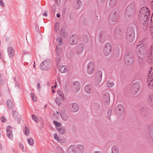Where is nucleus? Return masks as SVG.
Returning <instances> with one entry per match:
<instances>
[{"instance_id": "22", "label": "nucleus", "mask_w": 153, "mask_h": 153, "mask_svg": "<svg viewBox=\"0 0 153 153\" xmlns=\"http://www.w3.org/2000/svg\"><path fill=\"white\" fill-rule=\"evenodd\" d=\"M119 149L117 146H112L111 148V153H119Z\"/></svg>"}, {"instance_id": "35", "label": "nucleus", "mask_w": 153, "mask_h": 153, "mask_svg": "<svg viewBox=\"0 0 153 153\" xmlns=\"http://www.w3.org/2000/svg\"><path fill=\"white\" fill-rule=\"evenodd\" d=\"M148 81H149L148 84V86L153 87V79H150L149 78L148 79Z\"/></svg>"}, {"instance_id": "3", "label": "nucleus", "mask_w": 153, "mask_h": 153, "mask_svg": "<svg viewBox=\"0 0 153 153\" xmlns=\"http://www.w3.org/2000/svg\"><path fill=\"white\" fill-rule=\"evenodd\" d=\"M111 45L110 43L107 42L105 43L103 48L104 55L106 56H108L111 53Z\"/></svg>"}, {"instance_id": "14", "label": "nucleus", "mask_w": 153, "mask_h": 153, "mask_svg": "<svg viewBox=\"0 0 153 153\" xmlns=\"http://www.w3.org/2000/svg\"><path fill=\"white\" fill-rule=\"evenodd\" d=\"M84 90L86 93L91 94L93 91V86L90 85H87L85 87Z\"/></svg>"}, {"instance_id": "12", "label": "nucleus", "mask_w": 153, "mask_h": 153, "mask_svg": "<svg viewBox=\"0 0 153 153\" xmlns=\"http://www.w3.org/2000/svg\"><path fill=\"white\" fill-rule=\"evenodd\" d=\"M76 153H83L84 151V146L81 145H78L76 146H74Z\"/></svg>"}, {"instance_id": "56", "label": "nucleus", "mask_w": 153, "mask_h": 153, "mask_svg": "<svg viewBox=\"0 0 153 153\" xmlns=\"http://www.w3.org/2000/svg\"><path fill=\"white\" fill-rule=\"evenodd\" d=\"M94 153H102L100 151H97L95 152Z\"/></svg>"}, {"instance_id": "4", "label": "nucleus", "mask_w": 153, "mask_h": 153, "mask_svg": "<svg viewBox=\"0 0 153 153\" xmlns=\"http://www.w3.org/2000/svg\"><path fill=\"white\" fill-rule=\"evenodd\" d=\"M102 72L100 70L98 71L95 74V83L96 85L99 84L101 82L102 77Z\"/></svg>"}, {"instance_id": "39", "label": "nucleus", "mask_w": 153, "mask_h": 153, "mask_svg": "<svg viewBox=\"0 0 153 153\" xmlns=\"http://www.w3.org/2000/svg\"><path fill=\"white\" fill-rule=\"evenodd\" d=\"M59 24L58 22H56L54 25V27L56 30L57 32L59 29Z\"/></svg>"}, {"instance_id": "42", "label": "nucleus", "mask_w": 153, "mask_h": 153, "mask_svg": "<svg viewBox=\"0 0 153 153\" xmlns=\"http://www.w3.org/2000/svg\"><path fill=\"white\" fill-rule=\"evenodd\" d=\"M18 113L16 111H13L12 114L14 118H16L17 117L18 115Z\"/></svg>"}, {"instance_id": "36", "label": "nucleus", "mask_w": 153, "mask_h": 153, "mask_svg": "<svg viewBox=\"0 0 153 153\" xmlns=\"http://www.w3.org/2000/svg\"><path fill=\"white\" fill-rule=\"evenodd\" d=\"M32 118L33 120L36 123H38L39 122V120L37 119L36 116L34 114L32 115Z\"/></svg>"}, {"instance_id": "16", "label": "nucleus", "mask_w": 153, "mask_h": 153, "mask_svg": "<svg viewBox=\"0 0 153 153\" xmlns=\"http://www.w3.org/2000/svg\"><path fill=\"white\" fill-rule=\"evenodd\" d=\"M82 5V2L79 0H77L74 1L73 6L75 9H79Z\"/></svg>"}, {"instance_id": "26", "label": "nucleus", "mask_w": 153, "mask_h": 153, "mask_svg": "<svg viewBox=\"0 0 153 153\" xmlns=\"http://www.w3.org/2000/svg\"><path fill=\"white\" fill-rule=\"evenodd\" d=\"M57 130L58 132L62 134H63L65 132V129L63 127L57 128Z\"/></svg>"}, {"instance_id": "44", "label": "nucleus", "mask_w": 153, "mask_h": 153, "mask_svg": "<svg viewBox=\"0 0 153 153\" xmlns=\"http://www.w3.org/2000/svg\"><path fill=\"white\" fill-rule=\"evenodd\" d=\"M133 62V59H131L130 61L128 62V61H127V60H126L125 61V63L127 65H130L131 64H132Z\"/></svg>"}, {"instance_id": "31", "label": "nucleus", "mask_w": 153, "mask_h": 153, "mask_svg": "<svg viewBox=\"0 0 153 153\" xmlns=\"http://www.w3.org/2000/svg\"><path fill=\"white\" fill-rule=\"evenodd\" d=\"M24 133L27 136L30 133V130L29 128L27 127H25L23 129Z\"/></svg>"}, {"instance_id": "38", "label": "nucleus", "mask_w": 153, "mask_h": 153, "mask_svg": "<svg viewBox=\"0 0 153 153\" xmlns=\"http://www.w3.org/2000/svg\"><path fill=\"white\" fill-rule=\"evenodd\" d=\"M31 97L34 102H36L37 101V98L35 95L32 93L30 94Z\"/></svg>"}, {"instance_id": "37", "label": "nucleus", "mask_w": 153, "mask_h": 153, "mask_svg": "<svg viewBox=\"0 0 153 153\" xmlns=\"http://www.w3.org/2000/svg\"><path fill=\"white\" fill-rule=\"evenodd\" d=\"M140 111L142 112H147L148 111V109L146 106H143L140 109Z\"/></svg>"}, {"instance_id": "55", "label": "nucleus", "mask_w": 153, "mask_h": 153, "mask_svg": "<svg viewBox=\"0 0 153 153\" xmlns=\"http://www.w3.org/2000/svg\"><path fill=\"white\" fill-rule=\"evenodd\" d=\"M52 10H53L52 11H53V13H55V12L56 9H55V8L54 7H53V8Z\"/></svg>"}, {"instance_id": "17", "label": "nucleus", "mask_w": 153, "mask_h": 153, "mask_svg": "<svg viewBox=\"0 0 153 153\" xmlns=\"http://www.w3.org/2000/svg\"><path fill=\"white\" fill-rule=\"evenodd\" d=\"M84 49V45L82 43L79 44L77 46V53L79 54L82 53Z\"/></svg>"}, {"instance_id": "61", "label": "nucleus", "mask_w": 153, "mask_h": 153, "mask_svg": "<svg viewBox=\"0 0 153 153\" xmlns=\"http://www.w3.org/2000/svg\"><path fill=\"white\" fill-rule=\"evenodd\" d=\"M33 63H34V64H35V62L34 61L33 62Z\"/></svg>"}, {"instance_id": "57", "label": "nucleus", "mask_w": 153, "mask_h": 153, "mask_svg": "<svg viewBox=\"0 0 153 153\" xmlns=\"http://www.w3.org/2000/svg\"><path fill=\"white\" fill-rule=\"evenodd\" d=\"M52 93H54L55 92V91L54 90H52Z\"/></svg>"}, {"instance_id": "45", "label": "nucleus", "mask_w": 153, "mask_h": 153, "mask_svg": "<svg viewBox=\"0 0 153 153\" xmlns=\"http://www.w3.org/2000/svg\"><path fill=\"white\" fill-rule=\"evenodd\" d=\"M1 120L3 123H4L7 121L6 118L4 116H2L1 117Z\"/></svg>"}, {"instance_id": "2", "label": "nucleus", "mask_w": 153, "mask_h": 153, "mask_svg": "<svg viewBox=\"0 0 153 153\" xmlns=\"http://www.w3.org/2000/svg\"><path fill=\"white\" fill-rule=\"evenodd\" d=\"M51 67V63L49 61L47 60L43 61L40 65V68L43 71L49 70Z\"/></svg>"}, {"instance_id": "28", "label": "nucleus", "mask_w": 153, "mask_h": 153, "mask_svg": "<svg viewBox=\"0 0 153 153\" xmlns=\"http://www.w3.org/2000/svg\"><path fill=\"white\" fill-rule=\"evenodd\" d=\"M58 95L60 97V100H64V94L61 91H59L57 93Z\"/></svg>"}, {"instance_id": "27", "label": "nucleus", "mask_w": 153, "mask_h": 153, "mask_svg": "<svg viewBox=\"0 0 153 153\" xmlns=\"http://www.w3.org/2000/svg\"><path fill=\"white\" fill-rule=\"evenodd\" d=\"M56 41L58 45L59 46H61L63 44L62 39L60 37H59L57 38Z\"/></svg>"}, {"instance_id": "34", "label": "nucleus", "mask_w": 153, "mask_h": 153, "mask_svg": "<svg viewBox=\"0 0 153 153\" xmlns=\"http://www.w3.org/2000/svg\"><path fill=\"white\" fill-rule=\"evenodd\" d=\"M61 117L63 120L66 121L68 119V116L67 114H63L61 115Z\"/></svg>"}, {"instance_id": "52", "label": "nucleus", "mask_w": 153, "mask_h": 153, "mask_svg": "<svg viewBox=\"0 0 153 153\" xmlns=\"http://www.w3.org/2000/svg\"><path fill=\"white\" fill-rule=\"evenodd\" d=\"M56 1L58 5L60 4V0H56Z\"/></svg>"}, {"instance_id": "54", "label": "nucleus", "mask_w": 153, "mask_h": 153, "mask_svg": "<svg viewBox=\"0 0 153 153\" xmlns=\"http://www.w3.org/2000/svg\"><path fill=\"white\" fill-rule=\"evenodd\" d=\"M56 16L57 18H59L60 16V15L59 13H57L56 14Z\"/></svg>"}, {"instance_id": "48", "label": "nucleus", "mask_w": 153, "mask_h": 153, "mask_svg": "<svg viewBox=\"0 0 153 153\" xmlns=\"http://www.w3.org/2000/svg\"><path fill=\"white\" fill-rule=\"evenodd\" d=\"M0 5L1 6L4 7L5 5L2 0H0Z\"/></svg>"}, {"instance_id": "9", "label": "nucleus", "mask_w": 153, "mask_h": 153, "mask_svg": "<svg viewBox=\"0 0 153 153\" xmlns=\"http://www.w3.org/2000/svg\"><path fill=\"white\" fill-rule=\"evenodd\" d=\"M116 110L118 111L119 116H121L124 111V108L123 105L121 104H119L116 108Z\"/></svg>"}, {"instance_id": "58", "label": "nucleus", "mask_w": 153, "mask_h": 153, "mask_svg": "<svg viewBox=\"0 0 153 153\" xmlns=\"http://www.w3.org/2000/svg\"><path fill=\"white\" fill-rule=\"evenodd\" d=\"M1 53L0 52V59L1 58Z\"/></svg>"}, {"instance_id": "8", "label": "nucleus", "mask_w": 153, "mask_h": 153, "mask_svg": "<svg viewBox=\"0 0 153 153\" xmlns=\"http://www.w3.org/2000/svg\"><path fill=\"white\" fill-rule=\"evenodd\" d=\"M80 89V83L77 81L74 82L72 85V89L73 92L76 93Z\"/></svg>"}, {"instance_id": "30", "label": "nucleus", "mask_w": 153, "mask_h": 153, "mask_svg": "<svg viewBox=\"0 0 153 153\" xmlns=\"http://www.w3.org/2000/svg\"><path fill=\"white\" fill-rule=\"evenodd\" d=\"M116 0H110L109 1V5L111 7L114 6L116 4Z\"/></svg>"}, {"instance_id": "5", "label": "nucleus", "mask_w": 153, "mask_h": 153, "mask_svg": "<svg viewBox=\"0 0 153 153\" xmlns=\"http://www.w3.org/2000/svg\"><path fill=\"white\" fill-rule=\"evenodd\" d=\"M95 69V65L94 62H90L87 65V71L88 73L89 74H92Z\"/></svg>"}, {"instance_id": "15", "label": "nucleus", "mask_w": 153, "mask_h": 153, "mask_svg": "<svg viewBox=\"0 0 153 153\" xmlns=\"http://www.w3.org/2000/svg\"><path fill=\"white\" fill-rule=\"evenodd\" d=\"M146 129L148 134L149 135V137L153 139V127L151 126H147Z\"/></svg>"}, {"instance_id": "7", "label": "nucleus", "mask_w": 153, "mask_h": 153, "mask_svg": "<svg viewBox=\"0 0 153 153\" xmlns=\"http://www.w3.org/2000/svg\"><path fill=\"white\" fill-rule=\"evenodd\" d=\"M69 109L71 112H76L79 110V107L77 104L75 103H71L69 105Z\"/></svg>"}, {"instance_id": "62", "label": "nucleus", "mask_w": 153, "mask_h": 153, "mask_svg": "<svg viewBox=\"0 0 153 153\" xmlns=\"http://www.w3.org/2000/svg\"><path fill=\"white\" fill-rule=\"evenodd\" d=\"M144 40V39H143V40L142 41V42H143Z\"/></svg>"}, {"instance_id": "1", "label": "nucleus", "mask_w": 153, "mask_h": 153, "mask_svg": "<svg viewBox=\"0 0 153 153\" xmlns=\"http://www.w3.org/2000/svg\"><path fill=\"white\" fill-rule=\"evenodd\" d=\"M126 35L128 40L131 42H132L134 38V31L133 27H128L127 29Z\"/></svg>"}, {"instance_id": "49", "label": "nucleus", "mask_w": 153, "mask_h": 153, "mask_svg": "<svg viewBox=\"0 0 153 153\" xmlns=\"http://www.w3.org/2000/svg\"><path fill=\"white\" fill-rule=\"evenodd\" d=\"M1 74H0V84H2L3 82V80L1 79Z\"/></svg>"}, {"instance_id": "23", "label": "nucleus", "mask_w": 153, "mask_h": 153, "mask_svg": "<svg viewBox=\"0 0 153 153\" xmlns=\"http://www.w3.org/2000/svg\"><path fill=\"white\" fill-rule=\"evenodd\" d=\"M59 71L61 73H64L67 72L68 70L66 66L64 65H61L59 67Z\"/></svg>"}, {"instance_id": "11", "label": "nucleus", "mask_w": 153, "mask_h": 153, "mask_svg": "<svg viewBox=\"0 0 153 153\" xmlns=\"http://www.w3.org/2000/svg\"><path fill=\"white\" fill-rule=\"evenodd\" d=\"M103 101L106 104H108L110 102V97L109 94L108 93H105L102 97Z\"/></svg>"}, {"instance_id": "53", "label": "nucleus", "mask_w": 153, "mask_h": 153, "mask_svg": "<svg viewBox=\"0 0 153 153\" xmlns=\"http://www.w3.org/2000/svg\"><path fill=\"white\" fill-rule=\"evenodd\" d=\"M43 16H47V14L46 13V12H44L43 13Z\"/></svg>"}, {"instance_id": "10", "label": "nucleus", "mask_w": 153, "mask_h": 153, "mask_svg": "<svg viewBox=\"0 0 153 153\" xmlns=\"http://www.w3.org/2000/svg\"><path fill=\"white\" fill-rule=\"evenodd\" d=\"M6 131L7 136L10 139L12 140L13 138V137L11 130V127L10 126H7Z\"/></svg>"}, {"instance_id": "40", "label": "nucleus", "mask_w": 153, "mask_h": 153, "mask_svg": "<svg viewBox=\"0 0 153 153\" xmlns=\"http://www.w3.org/2000/svg\"><path fill=\"white\" fill-rule=\"evenodd\" d=\"M114 84L112 82H110L109 81L107 82V85L108 87L111 88L114 86Z\"/></svg>"}, {"instance_id": "63", "label": "nucleus", "mask_w": 153, "mask_h": 153, "mask_svg": "<svg viewBox=\"0 0 153 153\" xmlns=\"http://www.w3.org/2000/svg\"><path fill=\"white\" fill-rule=\"evenodd\" d=\"M53 88V86H52V88Z\"/></svg>"}, {"instance_id": "32", "label": "nucleus", "mask_w": 153, "mask_h": 153, "mask_svg": "<svg viewBox=\"0 0 153 153\" xmlns=\"http://www.w3.org/2000/svg\"><path fill=\"white\" fill-rule=\"evenodd\" d=\"M63 100H60V98H59L58 97H57L55 100V102L56 104L58 105H60L61 104V101Z\"/></svg>"}, {"instance_id": "20", "label": "nucleus", "mask_w": 153, "mask_h": 153, "mask_svg": "<svg viewBox=\"0 0 153 153\" xmlns=\"http://www.w3.org/2000/svg\"><path fill=\"white\" fill-rule=\"evenodd\" d=\"M140 87L138 84H134L133 85L132 90L135 91V93H137L139 91Z\"/></svg>"}, {"instance_id": "33", "label": "nucleus", "mask_w": 153, "mask_h": 153, "mask_svg": "<svg viewBox=\"0 0 153 153\" xmlns=\"http://www.w3.org/2000/svg\"><path fill=\"white\" fill-rule=\"evenodd\" d=\"M54 139L57 141L59 143H62V140L61 139H59L58 138V135L56 134L55 133L54 134Z\"/></svg>"}, {"instance_id": "25", "label": "nucleus", "mask_w": 153, "mask_h": 153, "mask_svg": "<svg viewBox=\"0 0 153 153\" xmlns=\"http://www.w3.org/2000/svg\"><path fill=\"white\" fill-rule=\"evenodd\" d=\"M60 35L62 36L64 38L66 37L67 36V33L64 29H61Z\"/></svg>"}, {"instance_id": "19", "label": "nucleus", "mask_w": 153, "mask_h": 153, "mask_svg": "<svg viewBox=\"0 0 153 153\" xmlns=\"http://www.w3.org/2000/svg\"><path fill=\"white\" fill-rule=\"evenodd\" d=\"M8 53L10 57H13L14 55V50L12 47H9L8 48Z\"/></svg>"}, {"instance_id": "13", "label": "nucleus", "mask_w": 153, "mask_h": 153, "mask_svg": "<svg viewBox=\"0 0 153 153\" xmlns=\"http://www.w3.org/2000/svg\"><path fill=\"white\" fill-rule=\"evenodd\" d=\"M118 16L117 13L112 12L110 14V18L112 22H116L118 19Z\"/></svg>"}, {"instance_id": "18", "label": "nucleus", "mask_w": 153, "mask_h": 153, "mask_svg": "<svg viewBox=\"0 0 153 153\" xmlns=\"http://www.w3.org/2000/svg\"><path fill=\"white\" fill-rule=\"evenodd\" d=\"M147 12H149V10H148L147 8L146 9V8L143 7L141 8L139 12L140 14H142L145 17L147 16Z\"/></svg>"}, {"instance_id": "59", "label": "nucleus", "mask_w": 153, "mask_h": 153, "mask_svg": "<svg viewBox=\"0 0 153 153\" xmlns=\"http://www.w3.org/2000/svg\"><path fill=\"white\" fill-rule=\"evenodd\" d=\"M35 64H34V65H33V67L34 68H35Z\"/></svg>"}, {"instance_id": "46", "label": "nucleus", "mask_w": 153, "mask_h": 153, "mask_svg": "<svg viewBox=\"0 0 153 153\" xmlns=\"http://www.w3.org/2000/svg\"><path fill=\"white\" fill-rule=\"evenodd\" d=\"M19 147L22 149L23 150L24 149V147L23 144L21 143H19Z\"/></svg>"}, {"instance_id": "60", "label": "nucleus", "mask_w": 153, "mask_h": 153, "mask_svg": "<svg viewBox=\"0 0 153 153\" xmlns=\"http://www.w3.org/2000/svg\"><path fill=\"white\" fill-rule=\"evenodd\" d=\"M56 85H54V87H55V88L56 87Z\"/></svg>"}, {"instance_id": "43", "label": "nucleus", "mask_w": 153, "mask_h": 153, "mask_svg": "<svg viewBox=\"0 0 153 153\" xmlns=\"http://www.w3.org/2000/svg\"><path fill=\"white\" fill-rule=\"evenodd\" d=\"M53 123L57 127H59L60 126V123L57 122L56 121H53Z\"/></svg>"}, {"instance_id": "51", "label": "nucleus", "mask_w": 153, "mask_h": 153, "mask_svg": "<svg viewBox=\"0 0 153 153\" xmlns=\"http://www.w3.org/2000/svg\"><path fill=\"white\" fill-rule=\"evenodd\" d=\"M57 59H58V62H59L61 59V58L60 56L59 55H58L57 57Z\"/></svg>"}, {"instance_id": "41", "label": "nucleus", "mask_w": 153, "mask_h": 153, "mask_svg": "<svg viewBox=\"0 0 153 153\" xmlns=\"http://www.w3.org/2000/svg\"><path fill=\"white\" fill-rule=\"evenodd\" d=\"M95 108L97 110H99L101 108V106L98 103H96L95 104Z\"/></svg>"}, {"instance_id": "50", "label": "nucleus", "mask_w": 153, "mask_h": 153, "mask_svg": "<svg viewBox=\"0 0 153 153\" xmlns=\"http://www.w3.org/2000/svg\"><path fill=\"white\" fill-rule=\"evenodd\" d=\"M37 87L38 89L39 90H40V89L41 88V86L40 85V84L39 83H38L37 85Z\"/></svg>"}, {"instance_id": "47", "label": "nucleus", "mask_w": 153, "mask_h": 153, "mask_svg": "<svg viewBox=\"0 0 153 153\" xmlns=\"http://www.w3.org/2000/svg\"><path fill=\"white\" fill-rule=\"evenodd\" d=\"M149 98L150 101L152 102H153V94L150 95Z\"/></svg>"}, {"instance_id": "29", "label": "nucleus", "mask_w": 153, "mask_h": 153, "mask_svg": "<svg viewBox=\"0 0 153 153\" xmlns=\"http://www.w3.org/2000/svg\"><path fill=\"white\" fill-rule=\"evenodd\" d=\"M27 142L28 143L30 146H33L34 143V141L31 138H30L27 139Z\"/></svg>"}, {"instance_id": "6", "label": "nucleus", "mask_w": 153, "mask_h": 153, "mask_svg": "<svg viewBox=\"0 0 153 153\" xmlns=\"http://www.w3.org/2000/svg\"><path fill=\"white\" fill-rule=\"evenodd\" d=\"M79 37L76 35H72L70 37L69 44L71 45L76 44L78 42Z\"/></svg>"}, {"instance_id": "21", "label": "nucleus", "mask_w": 153, "mask_h": 153, "mask_svg": "<svg viewBox=\"0 0 153 153\" xmlns=\"http://www.w3.org/2000/svg\"><path fill=\"white\" fill-rule=\"evenodd\" d=\"M68 153H76L74 146L71 145L68 149Z\"/></svg>"}, {"instance_id": "24", "label": "nucleus", "mask_w": 153, "mask_h": 153, "mask_svg": "<svg viewBox=\"0 0 153 153\" xmlns=\"http://www.w3.org/2000/svg\"><path fill=\"white\" fill-rule=\"evenodd\" d=\"M7 104L9 108L11 109L13 107V104L12 101L10 100H8L7 101Z\"/></svg>"}]
</instances>
